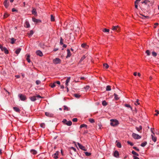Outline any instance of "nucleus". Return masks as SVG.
<instances>
[{
    "mask_svg": "<svg viewBox=\"0 0 159 159\" xmlns=\"http://www.w3.org/2000/svg\"><path fill=\"white\" fill-rule=\"evenodd\" d=\"M64 110H66V111H69V108L66 106H64Z\"/></svg>",
    "mask_w": 159,
    "mask_h": 159,
    "instance_id": "a18cd8bd",
    "label": "nucleus"
},
{
    "mask_svg": "<svg viewBox=\"0 0 159 159\" xmlns=\"http://www.w3.org/2000/svg\"><path fill=\"white\" fill-rule=\"evenodd\" d=\"M87 125L84 124H83L82 125H80V128H82L83 127H85L86 128H87Z\"/></svg>",
    "mask_w": 159,
    "mask_h": 159,
    "instance_id": "ea45409f",
    "label": "nucleus"
},
{
    "mask_svg": "<svg viewBox=\"0 0 159 159\" xmlns=\"http://www.w3.org/2000/svg\"><path fill=\"white\" fill-rule=\"evenodd\" d=\"M63 39H62L61 37V38L60 41V44L61 45L63 44Z\"/></svg>",
    "mask_w": 159,
    "mask_h": 159,
    "instance_id": "603ef678",
    "label": "nucleus"
},
{
    "mask_svg": "<svg viewBox=\"0 0 159 159\" xmlns=\"http://www.w3.org/2000/svg\"><path fill=\"white\" fill-rule=\"evenodd\" d=\"M81 47L83 48H87L88 47V46L85 43H83L82 44Z\"/></svg>",
    "mask_w": 159,
    "mask_h": 159,
    "instance_id": "7c9ffc66",
    "label": "nucleus"
},
{
    "mask_svg": "<svg viewBox=\"0 0 159 159\" xmlns=\"http://www.w3.org/2000/svg\"><path fill=\"white\" fill-rule=\"evenodd\" d=\"M30 152L31 153L34 155H35L37 153L36 151L34 149H31L30 151Z\"/></svg>",
    "mask_w": 159,
    "mask_h": 159,
    "instance_id": "6ab92c4d",
    "label": "nucleus"
},
{
    "mask_svg": "<svg viewBox=\"0 0 159 159\" xmlns=\"http://www.w3.org/2000/svg\"><path fill=\"white\" fill-rule=\"evenodd\" d=\"M102 31L104 32H108L109 31V30L106 28H104L102 30Z\"/></svg>",
    "mask_w": 159,
    "mask_h": 159,
    "instance_id": "c9c22d12",
    "label": "nucleus"
},
{
    "mask_svg": "<svg viewBox=\"0 0 159 159\" xmlns=\"http://www.w3.org/2000/svg\"><path fill=\"white\" fill-rule=\"evenodd\" d=\"M149 1L148 0H145L144 1L142 2V3L143 4L144 3L145 4H147L148 2H149Z\"/></svg>",
    "mask_w": 159,
    "mask_h": 159,
    "instance_id": "37998d69",
    "label": "nucleus"
},
{
    "mask_svg": "<svg viewBox=\"0 0 159 159\" xmlns=\"http://www.w3.org/2000/svg\"><path fill=\"white\" fill-rule=\"evenodd\" d=\"M142 126L141 125H140L139 127H136V129L138 131L141 132H140V130L142 129Z\"/></svg>",
    "mask_w": 159,
    "mask_h": 159,
    "instance_id": "412c9836",
    "label": "nucleus"
},
{
    "mask_svg": "<svg viewBox=\"0 0 159 159\" xmlns=\"http://www.w3.org/2000/svg\"><path fill=\"white\" fill-rule=\"evenodd\" d=\"M74 96L77 98H79L80 97V95L78 94H74Z\"/></svg>",
    "mask_w": 159,
    "mask_h": 159,
    "instance_id": "473e14b6",
    "label": "nucleus"
},
{
    "mask_svg": "<svg viewBox=\"0 0 159 159\" xmlns=\"http://www.w3.org/2000/svg\"><path fill=\"white\" fill-rule=\"evenodd\" d=\"M114 95L115 96V97H114L115 99L116 100H118V99H119V98H118V96L115 93L114 94Z\"/></svg>",
    "mask_w": 159,
    "mask_h": 159,
    "instance_id": "e433bc0d",
    "label": "nucleus"
},
{
    "mask_svg": "<svg viewBox=\"0 0 159 159\" xmlns=\"http://www.w3.org/2000/svg\"><path fill=\"white\" fill-rule=\"evenodd\" d=\"M103 66L106 69H107L109 67L107 63H104L103 64Z\"/></svg>",
    "mask_w": 159,
    "mask_h": 159,
    "instance_id": "a19ab883",
    "label": "nucleus"
},
{
    "mask_svg": "<svg viewBox=\"0 0 159 159\" xmlns=\"http://www.w3.org/2000/svg\"><path fill=\"white\" fill-rule=\"evenodd\" d=\"M132 136L135 139H139L141 138V136L134 133H133L132 134Z\"/></svg>",
    "mask_w": 159,
    "mask_h": 159,
    "instance_id": "39448f33",
    "label": "nucleus"
},
{
    "mask_svg": "<svg viewBox=\"0 0 159 159\" xmlns=\"http://www.w3.org/2000/svg\"><path fill=\"white\" fill-rule=\"evenodd\" d=\"M1 50L2 51L4 52L6 54H8V50H7V48H5V47H3V48H2Z\"/></svg>",
    "mask_w": 159,
    "mask_h": 159,
    "instance_id": "2eb2a0df",
    "label": "nucleus"
},
{
    "mask_svg": "<svg viewBox=\"0 0 159 159\" xmlns=\"http://www.w3.org/2000/svg\"><path fill=\"white\" fill-rule=\"evenodd\" d=\"M34 34V32L31 30L30 31V33L28 34L29 36L30 37Z\"/></svg>",
    "mask_w": 159,
    "mask_h": 159,
    "instance_id": "c756f323",
    "label": "nucleus"
},
{
    "mask_svg": "<svg viewBox=\"0 0 159 159\" xmlns=\"http://www.w3.org/2000/svg\"><path fill=\"white\" fill-rule=\"evenodd\" d=\"M41 97L40 95H37L36 96H34L33 97H30V99L32 101H35L37 99L39 98H41Z\"/></svg>",
    "mask_w": 159,
    "mask_h": 159,
    "instance_id": "f03ea898",
    "label": "nucleus"
},
{
    "mask_svg": "<svg viewBox=\"0 0 159 159\" xmlns=\"http://www.w3.org/2000/svg\"><path fill=\"white\" fill-rule=\"evenodd\" d=\"M21 48H17L15 52L16 53V54L17 55H18L20 51H21Z\"/></svg>",
    "mask_w": 159,
    "mask_h": 159,
    "instance_id": "aec40b11",
    "label": "nucleus"
},
{
    "mask_svg": "<svg viewBox=\"0 0 159 159\" xmlns=\"http://www.w3.org/2000/svg\"><path fill=\"white\" fill-rule=\"evenodd\" d=\"M78 119L77 118H73L72 120V121L74 122H76L77 121Z\"/></svg>",
    "mask_w": 159,
    "mask_h": 159,
    "instance_id": "bf43d9fd",
    "label": "nucleus"
},
{
    "mask_svg": "<svg viewBox=\"0 0 159 159\" xmlns=\"http://www.w3.org/2000/svg\"><path fill=\"white\" fill-rule=\"evenodd\" d=\"M45 115L46 116L49 117H52L53 116V114H52L48 112H46L45 113Z\"/></svg>",
    "mask_w": 159,
    "mask_h": 159,
    "instance_id": "4468645a",
    "label": "nucleus"
},
{
    "mask_svg": "<svg viewBox=\"0 0 159 159\" xmlns=\"http://www.w3.org/2000/svg\"><path fill=\"white\" fill-rule=\"evenodd\" d=\"M132 153L133 154L136 155V156H139V154L138 153H137V152H135L134 151H133V150L132 151Z\"/></svg>",
    "mask_w": 159,
    "mask_h": 159,
    "instance_id": "f704fd0d",
    "label": "nucleus"
},
{
    "mask_svg": "<svg viewBox=\"0 0 159 159\" xmlns=\"http://www.w3.org/2000/svg\"><path fill=\"white\" fill-rule=\"evenodd\" d=\"M140 1L141 0H136L134 2L135 4H138V2H140Z\"/></svg>",
    "mask_w": 159,
    "mask_h": 159,
    "instance_id": "13d9d810",
    "label": "nucleus"
},
{
    "mask_svg": "<svg viewBox=\"0 0 159 159\" xmlns=\"http://www.w3.org/2000/svg\"><path fill=\"white\" fill-rule=\"evenodd\" d=\"M102 105L103 106H106L107 105V102L105 100L103 101H102Z\"/></svg>",
    "mask_w": 159,
    "mask_h": 159,
    "instance_id": "58836bf2",
    "label": "nucleus"
},
{
    "mask_svg": "<svg viewBox=\"0 0 159 159\" xmlns=\"http://www.w3.org/2000/svg\"><path fill=\"white\" fill-rule=\"evenodd\" d=\"M85 58V56H83L81 58L79 62H81Z\"/></svg>",
    "mask_w": 159,
    "mask_h": 159,
    "instance_id": "c03bdc74",
    "label": "nucleus"
},
{
    "mask_svg": "<svg viewBox=\"0 0 159 159\" xmlns=\"http://www.w3.org/2000/svg\"><path fill=\"white\" fill-rule=\"evenodd\" d=\"M89 120L91 123H94L95 122L94 120L93 119H89Z\"/></svg>",
    "mask_w": 159,
    "mask_h": 159,
    "instance_id": "49530a36",
    "label": "nucleus"
},
{
    "mask_svg": "<svg viewBox=\"0 0 159 159\" xmlns=\"http://www.w3.org/2000/svg\"><path fill=\"white\" fill-rule=\"evenodd\" d=\"M9 16V14H8L7 13H5L3 16V17H4V18H6L7 17H8Z\"/></svg>",
    "mask_w": 159,
    "mask_h": 159,
    "instance_id": "09e8293b",
    "label": "nucleus"
},
{
    "mask_svg": "<svg viewBox=\"0 0 159 159\" xmlns=\"http://www.w3.org/2000/svg\"><path fill=\"white\" fill-rule=\"evenodd\" d=\"M146 53L147 54L148 56H149L150 54V51L148 50H147L146 51Z\"/></svg>",
    "mask_w": 159,
    "mask_h": 159,
    "instance_id": "8fccbe9b",
    "label": "nucleus"
},
{
    "mask_svg": "<svg viewBox=\"0 0 159 159\" xmlns=\"http://www.w3.org/2000/svg\"><path fill=\"white\" fill-rule=\"evenodd\" d=\"M25 25H26V28H29L30 27V25L29 23V22H28L27 21H26L25 23Z\"/></svg>",
    "mask_w": 159,
    "mask_h": 159,
    "instance_id": "72a5a7b5",
    "label": "nucleus"
},
{
    "mask_svg": "<svg viewBox=\"0 0 159 159\" xmlns=\"http://www.w3.org/2000/svg\"><path fill=\"white\" fill-rule=\"evenodd\" d=\"M70 77H68L67 78V79L66 81V86H67L68 85V83L70 82Z\"/></svg>",
    "mask_w": 159,
    "mask_h": 159,
    "instance_id": "4be33fe9",
    "label": "nucleus"
},
{
    "mask_svg": "<svg viewBox=\"0 0 159 159\" xmlns=\"http://www.w3.org/2000/svg\"><path fill=\"white\" fill-rule=\"evenodd\" d=\"M117 147L119 148H120L121 147V144L119 142H117L116 144Z\"/></svg>",
    "mask_w": 159,
    "mask_h": 159,
    "instance_id": "79ce46f5",
    "label": "nucleus"
},
{
    "mask_svg": "<svg viewBox=\"0 0 159 159\" xmlns=\"http://www.w3.org/2000/svg\"><path fill=\"white\" fill-rule=\"evenodd\" d=\"M133 148L138 151H139V148H138L136 147H133Z\"/></svg>",
    "mask_w": 159,
    "mask_h": 159,
    "instance_id": "4d7b16f0",
    "label": "nucleus"
},
{
    "mask_svg": "<svg viewBox=\"0 0 159 159\" xmlns=\"http://www.w3.org/2000/svg\"><path fill=\"white\" fill-rule=\"evenodd\" d=\"M41 83V82L39 80H37L36 81V83L37 85H39Z\"/></svg>",
    "mask_w": 159,
    "mask_h": 159,
    "instance_id": "5fc2aeb1",
    "label": "nucleus"
},
{
    "mask_svg": "<svg viewBox=\"0 0 159 159\" xmlns=\"http://www.w3.org/2000/svg\"><path fill=\"white\" fill-rule=\"evenodd\" d=\"M70 148L71 149L73 150L75 152H76V149L75 148H74L73 147H71Z\"/></svg>",
    "mask_w": 159,
    "mask_h": 159,
    "instance_id": "052dcab7",
    "label": "nucleus"
},
{
    "mask_svg": "<svg viewBox=\"0 0 159 159\" xmlns=\"http://www.w3.org/2000/svg\"><path fill=\"white\" fill-rule=\"evenodd\" d=\"M124 106L126 107L130 108L131 110L132 111L133 110L132 108L131 107V106L129 104H126L124 105Z\"/></svg>",
    "mask_w": 159,
    "mask_h": 159,
    "instance_id": "5701e85b",
    "label": "nucleus"
},
{
    "mask_svg": "<svg viewBox=\"0 0 159 159\" xmlns=\"http://www.w3.org/2000/svg\"><path fill=\"white\" fill-rule=\"evenodd\" d=\"M110 121V124L112 126H116L119 124L118 121L116 120L111 119Z\"/></svg>",
    "mask_w": 159,
    "mask_h": 159,
    "instance_id": "f257e3e1",
    "label": "nucleus"
},
{
    "mask_svg": "<svg viewBox=\"0 0 159 159\" xmlns=\"http://www.w3.org/2000/svg\"><path fill=\"white\" fill-rule=\"evenodd\" d=\"M71 55L70 50L69 49H68L67 50V55L66 57V58H68L70 57Z\"/></svg>",
    "mask_w": 159,
    "mask_h": 159,
    "instance_id": "dca6fc26",
    "label": "nucleus"
},
{
    "mask_svg": "<svg viewBox=\"0 0 159 159\" xmlns=\"http://www.w3.org/2000/svg\"><path fill=\"white\" fill-rule=\"evenodd\" d=\"M40 126L42 128H44L45 127V125L43 123L41 124Z\"/></svg>",
    "mask_w": 159,
    "mask_h": 159,
    "instance_id": "de8ad7c7",
    "label": "nucleus"
},
{
    "mask_svg": "<svg viewBox=\"0 0 159 159\" xmlns=\"http://www.w3.org/2000/svg\"><path fill=\"white\" fill-rule=\"evenodd\" d=\"M32 13L33 15H37V12L36 9L34 7H32Z\"/></svg>",
    "mask_w": 159,
    "mask_h": 159,
    "instance_id": "9b49d317",
    "label": "nucleus"
},
{
    "mask_svg": "<svg viewBox=\"0 0 159 159\" xmlns=\"http://www.w3.org/2000/svg\"><path fill=\"white\" fill-rule=\"evenodd\" d=\"M11 43L13 44L14 43L16 39H14V38H12L11 39Z\"/></svg>",
    "mask_w": 159,
    "mask_h": 159,
    "instance_id": "2f4dec72",
    "label": "nucleus"
},
{
    "mask_svg": "<svg viewBox=\"0 0 159 159\" xmlns=\"http://www.w3.org/2000/svg\"><path fill=\"white\" fill-rule=\"evenodd\" d=\"M111 29L112 30L116 32H119L120 31V28L118 25L116 26H113L112 27Z\"/></svg>",
    "mask_w": 159,
    "mask_h": 159,
    "instance_id": "7ed1b4c3",
    "label": "nucleus"
},
{
    "mask_svg": "<svg viewBox=\"0 0 159 159\" xmlns=\"http://www.w3.org/2000/svg\"><path fill=\"white\" fill-rule=\"evenodd\" d=\"M61 60L58 58H56L53 60V62L55 64H58L60 63Z\"/></svg>",
    "mask_w": 159,
    "mask_h": 159,
    "instance_id": "423d86ee",
    "label": "nucleus"
},
{
    "mask_svg": "<svg viewBox=\"0 0 159 159\" xmlns=\"http://www.w3.org/2000/svg\"><path fill=\"white\" fill-rule=\"evenodd\" d=\"M139 99H137L136 101V103H137V104L139 105L140 104V103L139 102Z\"/></svg>",
    "mask_w": 159,
    "mask_h": 159,
    "instance_id": "69168bd1",
    "label": "nucleus"
},
{
    "mask_svg": "<svg viewBox=\"0 0 159 159\" xmlns=\"http://www.w3.org/2000/svg\"><path fill=\"white\" fill-rule=\"evenodd\" d=\"M62 122L68 126H70L71 125L72 122L70 121H67L66 119H64L62 121Z\"/></svg>",
    "mask_w": 159,
    "mask_h": 159,
    "instance_id": "20e7f679",
    "label": "nucleus"
},
{
    "mask_svg": "<svg viewBox=\"0 0 159 159\" xmlns=\"http://www.w3.org/2000/svg\"><path fill=\"white\" fill-rule=\"evenodd\" d=\"M152 55L154 57H156V56L157 55V53L155 52H152Z\"/></svg>",
    "mask_w": 159,
    "mask_h": 159,
    "instance_id": "3c124183",
    "label": "nucleus"
},
{
    "mask_svg": "<svg viewBox=\"0 0 159 159\" xmlns=\"http://www.w3.org/2000/svg\"><path fill=\"white\" fill-rule=\"evenodd\" d=\"M36 54L38 55H39L40 56H42L43 55V54L42 52H41L40 50H38L36 52Z\"/></svg>",
    "mask_w": 159,
    "mask_h": 159,
    "instance_id": "ddd939ff",
    "label": "nucleus"
},
{
    "mask_svg": "<svg viewBox=\"0 0 159 159\" xmlns=\"http://www.w3.org/2000/svg\"><path fill=\"white\" fill-rule=\"evenodd\" d=\"M59 151H57L52 156L54 158L56 159L58 158V156L59 154Z\"/></svg>",
    "mask_w": 159,
    "mask_h": 159,
    "instance_id": "9d476101",
    "label": "nucleus"
},
{
    "mask_svg": "<svg viewBox=\"0 0 159 159\" xmlns=\"http://www.w3.org/2000/svg\"><path fill=\"white\" fill-rule=\"evenodd\" d=\"M15 77L17 78H19L20 77V75H16L15 76Z\"/></svg>",
    "mask_w": 159,
    "mask_h": 159,
    "instance_id": "774afa93",
    "label": "nucleus"
},
{
    "mask_svg": "<svg viewBox=\"0 0 159 159\" xmlns=\"http://www.w3.org/2000/svg\"><path fill=\"white\" fill-rule=\"evenodd\" d=\"M13 109L15 111H16L17 112H20V110L17 107H14Z\"/></svg>",
    "mask_w": 159,
    "mask_h": 159,
    "instance_id": "393cba45",
    "label": "nucleus"
},
{
    "mask_svg": "<svg viewBox=\"0 0 159 159\" xmlns=\"http://www.w3.org/2000/svg\"><path fill=\"white\" fill-rule=\"evenodd\" d=\"M85 155L87 156H89L91 155V153L87 152H84Z\"/></svg>",
    "mask_w": 159,
    "mask_h": 159,
    "instance_id": "4c0bfd02",
    "label": "nucleus"
},
{
    "mask_svg": "<svg viewBox=\"0 0 159 159\" xmlns=\"http://www.w3.org/2000/svg\"><path fill=\"white\" fill-rule=\"evenodd\" d=\"M19 96L20 100L22 101H24L26 99V96L22 94H19Z\"/></svg>",
    "mask_w": 159,
    "mask_h": 159,
    "instance_id": "6e6552de",
    "label": "nucleus"
},
{
    "mask_svg": "<svg viewBox=\"0 0 159 159\" xmlns=\"http://www.w3.org/2000/svg\"><path fill=\"white\" fill-rule=\"evenodd\" d=\"M77 143L78 145V146L79 148L80 149L84 151H86L87 150V149H86V148L85 147L83 146L79 143Z\"/></svg>",
    "mask_w": 159,
    "mask_h": 159,
    "instance_id": "0eeeda50",
    "label": "nucleus"
},
{
    "mask_svg": "<svg viewBox=\"0 0 159 159\" xmlns=\"http://www.w3.org/2000/svg\"><path fill=\"white\" fill-rule=\"evenodd\" d=\"M127 143L129 144H130L131 146H132L134 144L133 143H132L131 142H130L129 141H127Z\"/></svg>",
    "mask_w": 159,
    "mask_h": 159,
    "instance_id": "864d4df0",
    "label": "nucleus"
},
{
    "mask_svg": "<svg viewBox=\"0 0 159 159\" xmlns=\"http://www.w3.org/2000/svg\"><path fill=\"white\" fill-rule=\"evenodd\" d=\"M147 143V142H143V143H142L141 144V146L142 147H144L146 145Z\"/></svg>",
    "mask_w": 159,
    "mask_h": 159,
    "instance_id": "cd10ccee",
    "label": "nucleus"
},
{
    "mask_svg": "<svg viewBox=\"0 0 159 159\" xmlns=\"http://www.w3.org/2000/svg\"><path fill=\"white\" fill-rule=\"evenodd\" d=\"M111 90V87L109 85H107L106 87V90L107 91H110Z\"/></svg>",
    "mask_w": 159,
    "mask_h": 159,
    "instance_id": "bb28decb",
    "label": "nucleus"
},
{
    "mask_svg": "<svg viewBox=\"0 0 159 159\" xmlns=\"http://www.w3.org/2000/svg\"><path fill=\"white\" fill-rule=\"evenodd\" d=\"M3 4L5 7L6 8H7L9 6V2L8 0H5L3 2Z\"/></svg>",
    "mask_w": 159,
    "mask_h": 159,
    "instance_id": "1a4fd4ad",
    "label": "nucleus"
},
{
    "mask_svg": "<svg viewBox=\"0 0 159 159\" xmlns=\"http://www.w3.org/2000/svg\"><path fill=\"white\" fill-rule=\"evenodd\" d=\"M133 157L134 159H139L138 157L133 156Z\"/></svg>",
    "mask_w": 159,
    "mask_h": 159,
    "instance_id": "0e129e2a",
    "label": "nucleus"
},
{
    "mask_svg": "<svg viewBox=\"0 0 159 159\" xmlns=\"http://www.w3.org/2000/svg\"><path fill=\"white\" fill-rule=\"evenodd\" d=\"M32 20L33 22H36V23H38L41 22V20L39 19H37L34 17L32 18Z\"/></svg>",
    "mask_w": 159,
    "mask_h": 159,
    "instance_id": "f8f14e48",
    "label": "nucleus"
},
{
    "mask_svg": "<svg viewBox=\"0 0 159 159\" xmlns=\"http://www.w3.org/2000/svg\"><path fill=\"white\" fill-rule=\"evenodd\" d=\"M12 11L14 12V11H17V10L15 9V8H13L11 10Z\"/></svg>",
    "mask_w": 159,
    "mask_h": 159,
    "instance_id": "680f3d73",
    "label": "nucleus"
},
{
    "mask_svg": "<svg viewBox=\"0 0 159 159\" xmlns=\"http://www.w3.org/2000/svg\"><path fill=\"white\" fill-rule=\"evenodd\" d=\"M56 83H52L50 84V87L52 88H53L54 87H55L56 86Z\"/></svg>",
    "mask_w": 159,
    "mask_h": 159,
    "instance_id": "a878e982",
    "label": "nucleus"
},
{
    "mask_svg": "<svg viewBox=\"0 0 159 159\" xmlns=\"http://www.w3.org/2000/svg\"><path fill=\"white\" fill-rule=\"evenodd\" d=\"M151 136L152 140L154 142H156L157 140V138L156 137H154L152 134L151 135Z\"/></svg>",
    "mask_w": 159,
    "mask_h": 159,
    "instance_id": "b1692460",
    "label": "nucleus"
},
{
    "mask_svg": "<svg viewBox=\"0 0 159 159\" xmlns=\"http://www.w3.org/2000/svg\"><path fill=\"white\" fill-rule=\"evenodd\" d=\"M51 20L52 21H55V17L52 15H51Z\"/></svg>",
    "mask_w": 159,
    "mask_h": 159,
    "instance_id": "c85d7f7f",
    "label": "nucleus"
},
{
    "mask_svg": "<svg viewBox=\"0 0 159 159\" xmlns=\"http://www.w3.org/2000/svg\"><path fill=\"white\" fill-rule=\"evenodd\" d=\"M55 83H56V84H60V82L59 81H57L56 82H55Z\"/></svg>",
    "mask_w": 159,
    "mask_h": 159,
    "instance_id": "338daca9",
    "label": "nucleus"
},
{
    "mask_svg": "<svg viewBox=\"0 0 159 159\" xmlns=\"http://www.w3.org/2000/svg\"><path fill=\"white\" fill-rule=\"evenodd\" d=\"M26 60H27V61L30 63V55L29 54H27L26 55Z\"/></svg>",
    "mask_w": 159,
    "mask_h": 159,
    "instance_id": "f3484780",
    "label": "nucleus"
},
{
    "mask_svg": "<svg viewBox=\"0 0 159 159\" xmlns=\"http://www.w3.org/2000/svg\"><path fill=\"white\" fill-rule=\"evenodd\" d=\"M114 156L115 157H118L119 156V153L117 151H115L114 153Z\"/></svg>",
    "mask_w": 159,
    "mask_h": 159,
    "instance_id": "a211bd4d",
    "label": "nucleus"
},
{
    "mask_svg": "<svg viewBox=\"0 0 159 159\" xmlns=\"http://www.w3.org/2000/svg\"><path fill=\"white\" fill-rule=\"evenodd\" d=\"M84 88L87 90H88L89 89L90 87L88 85L86 86L85 87H84Z\"/></svg>",
    "mask_w": 159,
    "mask_h": 159,
    "instance_id": "6e6d98bb",
    "label": "nucleus"
},
{
    "mask_svg": "<svg viewBox=\"0 0 159 159\" xmlns=\"http://www.w3.org/2000/svg\"><path fill=\"white\" fill-rule=\"evenodd\" d=\"M155 111L157 112V113L155 114V115L157 116V114H159V111H158L157 110H156Z\"/></svg>",
    "mask_w": 159,
    "mask_h": 159,
    "instance_id": "e2e57ef3",
    "label": "nucleus"
}]
</instances>
